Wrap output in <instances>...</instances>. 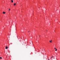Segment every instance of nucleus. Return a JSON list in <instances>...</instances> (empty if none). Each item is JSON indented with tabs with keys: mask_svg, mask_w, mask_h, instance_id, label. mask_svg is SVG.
I'll return each instance as SVG.
<instances>
[{
	"mask_svg": "<svg viewBox=\"0 0 60 60\" xmlns=\"http://www.w3.org/2000/svg\"><path fill=\"white\" fill-rule=\"evenodd\" d=\"M8 46H7L6 47L5 49H8Z\"/></svg>",
	"mask_w": 60,
	"mask_h": 60,
	"instance_id": "nucleus-1",
	"label": "nucleus"
},
{
	"mask_svg": "<svg viewBox=\"0 0 60 60\" xmlns=\"http://www.w3.org/2000/svg\"><path fill=\"white\" fill-rule=\"evenodd\" d=\"M3 14H5V12H3Z\"/></svg>",
	"mask_w": 60,
	"mask_h": 60,
	"instance_id": "nucleus-2",
	"label": "nucleus"
},
{
	"mask_svg": "<svg viewBox=\"0 0 60 60\" xmlns=\"http://www.w3.org/2000/svg\"><path fill=\"white\" fill-rule=\"evenodd\" d=\"M14 6H15V5H16V3L14 4Z\"/></svg>",
	"mask_w": 60,
	"mask_h": 60,
	"instance_id": "nucleus-3",
	"label": "nucleus"
},
{
	"mask_svg": "<svg viewBox=\"0 0 60 60\" xmlns=\"http://www.w3.org/2000/svg\"><path fill=\"white\" fill-rule=\"evenodd\" d=\"M11 3H13V1L12 0L11 1Z\"/></svg>",
	"mask_w": 60,
	"mask_h": 60,
	"instance_id": "nucleus-4",
	"label": "nucleus"
},
{
	"mask_svg": "<svg viewBox=\"0 0 60 60\" xmlns=\"http://www.w3.org/2000/svg\"><path fill=\"white\" fill-rule=\"evenodd\" d=\"M11 10V9L10 8H9L8 10V11H10Z\"/></svg>",
	"mask_w": 60,
	"mask_h": 60,
	"instance_id": "nucleus-5",
	"label": "nucleus"
},
{
	"mask_svg": "<svg viewBox=\"0 0 60 60\" xmlns=\"http://www.w3.org/2000/svg\"><path fill=\"white\" fill-rule=\"evenodd\" d=\"M0 59H2V57H0Z\"/></svg>",
	"mask_w": 60,
	"mask_h": 60,
	"instance_id": "nucleus-6",
	"label": "nucleus"
},
{
	"mask_svg": "<svg viewBox=\"0 0 60 60\" xmlns=\"http://www.w3.org/2000/svg\"><path fill=\"white\" fill-rule=\"evenodd\" d=\"M49 42H52V41H49Z\"/></svg>",
	"mask_w": 60,
	"mask_h": 60,
	"instance_id": "nucleus-7",
	"label": "nucleus"
},
{
	"mask_svg": "<svg viewBox=\"0 0 60 60\" xmlns=\"http://www.w3.org/2000/svg\"><path fill=\"white\" fill-rule=\"evenodd\" d=\"M55 51H57V49H56Z\"/></svg>",
	"mask_w": 60,
	"mask_h": 60,
	"instance_id": "nucleus-8",
	"label": "nucleus"
},
{
	"mask_svg": "<svg viewBox=\"0 0 60 60\" xmlns=\"http://www.w3.org/2000/svg\"><path fill=\"white\" fill-rule=\"evenodd\" d=\"M53 56H52V58H53Z\"/></svg>",
	"mask_w": 60,
	"mask_h": 60,
	"instance_id": "nucleus-9",
	"label": "nucleus"
},
{
	"mask_svg": "<svg viewBox=\"0 0 60 60\" xmlns=\"http://www.w3.org/2000/svg\"><path fill=\"white\" fill-rule=\"evenodd\" d=\"M39 36H40V37L41 36V35H39Z\"/></svg>",
	"mask_w": 60,
	"mask_h": 60,
	"instance_id": "nucleus-10",
	"label": "nucleus"
},
{
	"mask_svg": "<svg viewBox=\"0 0 60 60\" xmlns=\"http://www.w3.org/2000/svg\"><path fill=\"white\" fill-rule=\"evenodd\" d=\"M54 49H56V48H54Z\"/></svg>",
	"mask_w": 60,
	"mask_h": 60,
	"instance_id": "nucleus-11",
	"label": "nucleus"
},
{
	"mask_svg": "<svg viewBox=\"0 0 60 60\" xmlns=\"http://www.w3.org/2000/svg\"><path fill=\"white\" fill-rule=\"evenodd\" d=\"M30 32V31H28V32Z\"/></svg>",
	"mask_w": 60,
	"mask_h": 60,
	"instance_id": "nucleus-12",
	"label": "nucleus"
},
{
	"mask_svg": "<svg viewBox=\"0 0 60 60\" xmlns=\"http://www.w3.org/2000/svg\"><path fill=\"white\" fill-rule=\"evenodd\" d=\"M52 41V40H51V41Z\"/></svg>",
	"mask_w": 60,
	"mask_h": 60,
	"instance_id": "nucleus-13",
	"label": "nucleus"
},
{
	"mask_svg": "<svg viewBox=\"0 0 60 60\" xmlns=\"http://www.w3.org/2000/svg\"><path fill=\"white\" fill-rule=\"evenodd\" d=\"M9 38H10V37H9Z\"/></svg>",
	"mask_w": 60,
	"mask_h": 60,
	"instance_id": "nucleus-14",
	"label": "nucleus"
}]
</instances>
